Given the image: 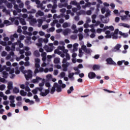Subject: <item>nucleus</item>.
Instances as JSON below:
<instances>
[{"label": "nucleus", "mask_w": 130, "mask_h": 130, "mask_svg": "<svg viewBox=\"0 0 130 130\" xmlns=\"http://www.w3.org/2000/svg\"><path fill=\"white\" fill-rule=\"evenodd\" d=\"M66 57L63 59L62 61V67L63 68V72H68V68L72 64V63H70L68 62V60H70L71 59V56L69 53H67L66 54Z\"/></svg>", "instance_id": "nucleus-1"}, {"label": "nucleus", "mask_w": 130, "mask_h": 130, "mask_svg": "<svg viewBox=\"0 0 130 130\" xmlns=\"http://www.w3.org/2000/svg\"><path fill=\"white\" fill-rule=\"evenodd\" d=\"M7 71V72H9L11 79H14L15 77V75L14 74V73H15V70L14 69H11L10 67L7 68V66L6 65L5 66H2V64H0V73H2L3 71Z\"/></svg>", "instance_id": "nucleus-2"}, {"label": "nucleus", "mask_w": 130, "mask_h": 130, "mask_svg": "<svg viewBox=\"0 0 130 130\" xmlns=\"http://www.w3.org/2000/svg\"><path fill=\"white\" fill-rule=\"evenodd\" d=\"M105 38L110 39L112 38L113 39H118V29H115L114 32H112L110 34V31L107 30L105 32Z\"/></svg>", "instance_id": "nucleus-3"}, {"label": "nucleus", "mask_w": 130, "mask_h": 130, "mask_svg": "<svg viewBox=\"0 0 130 130\" xmlns=\"http://www.w3.org/2000/svg\"><path fill=\"white\" fill-rule=\"evenodd\" d=\"M25 67L24 66H21L20 68V70L21 72L24 74L25 78L27 81L29 80V79H31L32 78V71L31 70H24Z\"/></svg>", "instance_id": "nucleus-4"}, {"label": "nucleus", "mask_w": 130, "mask_h": 130, "mask_svg": "<svg viewBox=\"0 0 130 130\" xmlns=\"http://www.w3.org/2000/svg\"><path fill=\"white\" fill-rule=\"evenodd\" d=\"M35 60V74H38V73H42L44 71V69L40 68V60L39 58H36Z\"/></svg>", "instance_id": "nucleus-5"}, {"label": "nucleus", "mask_w": 130, "mask_h": 130, "mask_svg": "<svg viewBox=\"0 0 130 130\" xmlns=\"http://www.w3.org/2000/svg\"><path fill=\"white\" fill-rule=\"evenodd\" d=\"M58 83L60 85H58V84L55 83H54V86L56 88V91L58 92V93H59V92H61V88L63 89L66 88L67 85L65 84H62V81L61 80H59Z\"/></svg>", "instance_id": "nucleus-6"}, {"label": "nucleus", "mask_w": 130, "mask_h": 130, "mask_svg": "<svg viewBox=\"0 0 130 130\" xmlns=\"http://www.w3.org/2000/svg\"><path fill=\"white\" fill-rule=\"evenodd\" d=\"M45 86L48 88L47 89L45 90V92L43 91L40 92V95L42 96V97H45V96H47V95L49 94V92H50V83L49 82H46Z\"/></svg>", "instance_id": "nucleus-7"}, {"label": "nucleus", "mask_w": 130, "mask_h": 130, "mask_svg": "<svg viewBox=\"0 0 130 130\" xmlns=\"http://www.w3.org/2000/svg\"><path fill=\"white\" fill-rule=\"evenodd\" d=\"M19 46L20 48H23L24 47V44L21 43V40H17V42L14 43L12 44V50H15L16 47Z\"/></svg>", "instance_id": "nucleus-8"}, {"label": "nucleus", "mask_w": 130, "mask_h": 130, "mask_svg": "<svg viewBox=\"0 0 130 130\" xmlns=\"http://www.w3.org/2000/svg\"><path fill=\"white\" fill-rule=\"evenodd\" d=\"M54 48V47L53 46V43H50L49 44V46L45 45L44 47V49H45L46 52H52V51H53Z\"/></svg>", "instance_id": "nucleus-9"}, {"label": "nucleus", "mask_w": 130, "mask_h": 130, "mask_svg": "<svg viewBox=\"0 0 130 130\" xmlns=\"http://www.w3.org/2000/svg\"><path fill=\"white\" fill-rule=\"evenodd\" d=\"M11 41H8V45H11L12 42H14L15 41V39H18L19 38V36L17 33H15L12 35H11L10 37Z\"/></svg>", "instance_id": "nucleus-10"}, {"label": "nucleus", "mask_w": 130, "mask_h": 130, "mask_svg": "<svg viewBox=\"0 0 130 130\" xmlns=\"http://www.w3.org/2000/svg\"><path fill=\"white\" fill-rule=\"evenodd\" d=\"M81 49L83 50L84 52L87 53V54H91V53H92V50L87 48V46L85 45H82L81 46Z\"/></svg>", "instance_id": "nucleus-11"}, {"label": "nucleus", "mask_w": 130, "mask_h": 130, "mask_svg": "<svg viewBox=\"0 0 130 130\" xmlns=\"http://www.w3.org/2000/svg\"><path fill=\"white\" fill-rule=\"evenodd\" d=\"M14 9L16 10L13 11L14 16H17L18 13H21V12H22V10L19 8V5L17 4H14Z\"/></svg>", "instance_id": "nucleus-12"}, {"label": "nucleus", "mask_w": 130, "mask_h": 130, "mask_svg": "<svg viewBox=\"0 0 130 130\" xmlns=\"http://www.w3.org/2000/svg\"><path fill=\"white\" fill-rule=\"evenodd\" d=\"M99 18L102 23H104V24H107V23L109 22V18L106 17V16L105 17L102 15H100Z\"/></svg>", "instance_id": "nucleus-13"}, {"label": "nucleus", "mask_w": 130, "mask_h": 130, "mask_svg": "<svg viewBox=\"0 0 130 130\" xmlns=\"http://www.w3.org/2000/svg\"><path fill=\"white\" fill-rule=\"evenodd\" d=\"M9 100H10V106L11 107H16V104H15V96L14 95H11L9 98Z\"/></svg>", "instance_id": "nucleus-14"}, {"label": "nucleus", "mask_w": 130, "mask_h": 130, "mask_svg": "<svg viewBox=\"0 0 130 130\" xmlns=\"http://www.w3.org/2000/svg\"><path fill=\"white\" fill-rule=\"evenodd\" d=\"M106 61H107V64H110L111 66H116V63L112 60L111 58H108L106 59Z\"/></svg>", "instance_id": "nucleus-15"}, {"label": "nucleus", "mask_w": 130, "mask_h": 130, "mask_svg": "<svg viewBox=\"0 0 130 130\" xmlns=\"http://www.w3.org/2000/svg\"><path fill=\"white\" fill-rule=\"evenodd\" d=\"M55 24H56L57 28H59L60 27H61V25L58 23V21H57V20H53L52 23H51V25L52 26V27H54V26H55Z\"/></svg>", "instance_id": "nucleus-16"}, {"label": "nucleus", "mask_w": 130, "mask_h": 130, "mask_svg": "<svg viewBox=\"0 0 130 130\" xmlns=\"http://www.w3.org/2000/svg\"><path fill=\"white\" fill-rule=\"evenodd\" d=\"M121 48V45L119 44H117L114 48L112 50L113 52H116V51L119 50V49Z\"/></svg>", "instance_id": "nucleus-17"}, {"label": "nucleus", "mask_w": 130, "mask_h": 130, "mask_svg": "<svg viewBox=\"0 0 130 130\" xmlns=\"http://www.w3.org/2000/svg\"><path fill=\"white\" fill-rule=\"evenodd\" d=\"M42 90H43V87H37L35 89H34L32 90V93H33L35 94H36L38 93V91H40V92H43L42 91Z\"/></svg>", "instance_id": "nucleus-18"}, {"label": "nucleus", "mask_w": 130, "mask_h": 130, "mask_svg": "<svg viewBox=\"0 0 130 130\" xmlns=\"http://www.w3.org/2000/svg\"><path fill=\"white\" fill-rule=\"evenodd\" d=\"M58 50H61V51H62L63 53H66V54L69 52V50H68V49H64V46H58Z\"/></svg>", "instance_id": "nucleus-19"}, {"label": "nucleus", "mask_w": 130, "mask_h": 130, "mask_svg": "<svg viewBox=\"0 0 130 130\" xmlns=\"http://www.w3.org/2000/svg\"><path fill=\"white\" fill-rule=\"evenodd\" d=\"M44 16V13L41 10L38 11V12L36 13L35 16L36 18H38V17H43Z\"/></svg>", "instance_id": "nucleus-20"}, {"label": "nucleus", "mask_w": 130, "mask_h": 130, "mask_svg": "<svg viewBox=\"0 0 130 130\" xmlns=\"http://www.w3.org/2000/svg\"><path fill=\"white\" fill-rule=\"evenodd\" d=\"M9 20L10 21H11L12 24H15V25H16L17 26H18V25H19V21L16 20L15 18H10L9 19Z\"/></svg>", "instance_id": "nucleus-21"}, {"label": "nucleus", "mask_w": 130, "mask_h": 130, "mask_svg": "<svg viewBox=\"0 0 130 130\" xmlns=\"http://www.w3.org/2000/svg\"><path fill=\"white\" fill-rule=\"evenodd\" d=\"M118 25H119V26H120V27H124V28H128V29H129V28H130L129 25H128L126 23H119Z\"/></svg>", "instance_id": "nucleus-22"}, {"label": "nucleus", "mask_w": 130, "mask_h": 130, "mask_svg": "<svg viewBox=\"0 0 130 130\" xmlns=\"http://www.w3.org/2000/svg\"><path fill=\"white\" fill-rule=\"evenodd\" d=\"M88 76L89 79H94L96 77V74L94 72H90Z\"/></svg>", "instance_id": "nucleus-23"}, {"label": "nucleus", "mask_w": 130, "mask_h": 130, "mask_svg": "<svg viewBox=\"0 0 130 130\" xmlns=\"http://www.w3.org/2000/svg\"><path fill=\"white\" fill-rule=\"evenodd\" d=\"M41 80H42V78L37 76L36 79H33L32 80V83H39V81H41Z\"/></svg>", "instance_id": "nucleus-24"}, {"label": "nucleus", "mask_w": 130, "mask_h": 130, "mask_svg": "<svg viewBox=\"0 0 130 130\" xmlns=\"http://www.w3.org/2000/svg\"><path fill=\"white\" fill-rule=\"evenodd\" d=\"M74 76H75V73H70L68 75V77L71 81H74V80H75V77H74Z\"/></svg>", "instance_id": "nucleus-25"}, {"label": "nucleus", "mask_w": 130, "mask_h": 130, "mask_svg": "<svg viewBox=\"0 0 130 130\" xmlns=\"http://www.w3.org/2000/svg\"><path fill=\"white\" fill-rule=\"evenodd\" d=\"M78 46H79V44L75 43L73 45V49L72 50V52H75V51H77L78 50Z\"/></svg>", "instance_id": "nucleus-26"}, {"label": "nucleus", "mask_w": 130, "mask_h": 130, "mask_svg": "<svg viewBox=\"0 0 130 130\" xmlns=\"http://www.w3.org/2000/svg\"><path fill=\"white\" fill-rule=\"evenodd\" d=\"M71 29L67 28L63 31V34L64 35V36H67L69 33H71Z\"/></svg>", "instance_id": "nucleus-27"}, {"label": "nucleus", "mask_w": 130, "mask_h": 130, "mask_svg": "<svg viewBox=\"0 0 130 130\" xmlns=\"http://www.w3.org/2000/svg\"><path fill=\"white\" fill-rule=\"evenodd\" d=\"M41 55L42 57V60L43 61H45V60H46V55H47L46 52H44L42 53Z\"/></svg>", "instance_id": "nucleus-28"}, {"label": "nucleus", "mask_w": 130, "mask_h": 130, "mask_svg": "<svg viewBox=\"0 0 130 130\" xmlns=\"http://www.w3.org/2000/svg\"><path fill=\"white\" fill-rule=\"evenodd\" d=\"M36 23H37V20H36V18H34V19H31L29 21V24H30L31 26H34Z\"/></svg>", "instance_id": "nucleus-29"}, {"label": "nucleus", "mask_w": 130, "mask_h": 130, "mask_svg": "<svg viewBox=\"0 0 130 130\" xmlns=\"http://www.w3.org/2000/svg\"><path fill=\"white\" fill-rule=\"evenodd\" d=\"M38 22V26L39 27H41V26H42V24H43V20L41 19H39L37 20Z\"/></svg>", "instance_id": "nucleus-30"}, {"label": "nucleus", "mask_w": 130, "mask_h": 130, "mask_svg": "<svg viewBox=\"0 0 130 130\" xmlns=\"http://www.w3.org/2000/svg\"><path fill=\"white\" fill-rule=\"evenodd\" d=\"M105 17H108L111 16V11L109 9H107L106 11Z\"/></svg>", "instance_id": "nucleus-31"}, {"label": "nucleus", "mask_w": 130, "mask_h": 130, "mask_svg": "<svg viewBox=\"0 0 130 130\" xmlns=\"http://www.w3.org/2000/svg\"><path fill=\"white\" fill-rule=\"evenodd\" d=\"M63 28H68L71 27V23L70 22H64L62 24Z\"/></svg>", "instance_id": "nucleus-32"}, {"label": "nucleus", "mask_w": 130, "mask_h": 130, "mask_svg": "<svg viewBox=\"0 0 130 130\" xmlns=\"http://www.w3.org/2000/svg\"><path fill=\"white\" fill-rule=\"evenodd\" d=\"M68 6V2H66L63 4H61V3H59L58 5V8H61L63 7L64 8H67V6Z\"/></svg>", "instance_id": "nucleus-33"}, {"label": "nucleus", "mask_w": 130, "mask_h": 130, "mask_svg": "<svg viewBox=\"0 0 130 130\" xmlns=\"http://www.w3.org/2000/svg\"><path fill=\"white\" fill-rule=\"evenodd\" d=\"M119 34L121 36H123V37H124V38H126V37H127L128 36V34H127L126 33L122 32V31H119Z\"/></svg>", "instance_id": "nucleus-34"}, {"label": "nucleus", "mask_w": 130, "mask_h": 130, "mask_svg": "<svg viewBox=\"0 0 130 130\" xmlns=\"http://www.w3.org/2000/svg\"><path fill=\"white\" fill-rule=\"evenodd\" d=\"M78 4L79 3L77 2L76 0L72 1L70 3L71 6H77Z\"/></svg>", "instance_id": "nucleus-35"}, {"label": "nucleus", "mask_w": 130, "mask_h": 130, "mask_svg": "<svg viewBox=\"0 0 130 130\" xmlns=\"http://www.w3.org/2000/svg\"><path fill=\"white\" fill-rule=\"evenodd\" d=\"M8 89L12 90L13 89V82H10L8 83Z\"/></svg>", "instance_id": "nucleus-36"}, {"label": "nucleus", "mask_w": 130, "mask_h": 130, "mask_svg": "<svg viewBox=\"0 0 130 130\" xmlns=\"http://www.w3.org/2000/svg\"><path fill=\"white\" fill-rule=\"evenodd\" d=\"M34 55L37 57H39V56H40V53H39V51H38V50L35 51L34 52Z\"/></svg>", "instance_id": "nucleus-37"}, {"label": "nucleus", "mask_w": 130, "mask_h": 130, "mask_svg": "<svg viewBox=\"0 0 130 130\" xmlns=\"http://www.w3.org/2000/svg\"><path fill=\"white\" fill-rule=\"evenodd\" d=\"M19 21L22 25H26V21H25V19H24L23 18H20Z\"/></svg>", "instance_id": "nucleus-38"}, {"label": "nucleus", "mask_w": 130, "mask_h": 130, "mask_svg": "<svg viewBox=\"0 0 130 130\" xmlns=\"http://www.w3.org/2000/svg\"><path fill=\"white\" fill-rule=\"evenodd\" d=\"M3 78H5V79H7V78L9 77V74L7 73L6 71H4L3 72Z\"/></svg>", "instance_id": "nucleus-39"}, {"label": "nucleus", "mask_w": 130, "mask_h": 130, "mask_svg": "<svg viewBox=\"0 0 130 130\" xmlns=\"http://www.w3.org/2000/svg\"><path fill=\"white\" fill-rule=\"evenodd\" d=\"M20 94L21 96H26V95H27V92L26 91H24V90H20Z\"/></svg>", "instance_id": "nucleus-40"}, {"label": "nucleus", "mask_w": 130, "mask_h": 130, "mask_svg": "<svg viewBox=\"0 0 130 130\" xmlns=\"http://www.w3.org/2000/svg\"><path fill=\"white\" fill-rule=\"evenodd\" d=\"M121 19L122 21H124V20H128V18L127 15L120 16Z\"/></svg>", "instance_id": "nucleus-41"}, {"label": "nucleus", "mask_w": 130, "mask_h": 130, "mask_svg": "<svg viewBox=\"0 0 130 130\" xmlns=\"http://www.w3.org/2000/svg\"><path fill=\"white\" fill-rule=\"evenodd\" d=\"M73 91H74V87L71 86L70 87V89L67 90V92L68 94H71V93H72V92H73Z\"/></svg>", "instance_id": "nucleus-42"}, {"label": "nucleus", "mask_w": 130, "mask_h": 130, "mask_svg": "<svg viewBox=\"0 0 130 130\" xmlns=\"http://www.w3.org/2000/svg\"><path fill=\"white\" fill-rule=\"evenodd\" d=\"M93 71H96V70L100 69V66L98 65H94L92 68Z\"/></svg>", "instance_id": "nucleus-43"}, {"label": "nucleus", "mask_w": 130, "mask_h": 130, "mask_svg": "<svg viewBox=\"0 0 130 130\" xmlns=\"http://www.w3.org/2000/svg\"><path fill=\"white\" fill-rule=\"evenodd\" d=\"M34 99H35L36 102H40V99L38 98V95H35V96H34Z\"/></svg>", "instance_id": "nucleus-44"}, {"label": "nucleus", "mask_w": 130, "mask_h": 130, "mask_svg": "<svg viewBox=\"0 0 130 130\" xmlns=\"http://www.w3.org/2000/svg\"><path fill=\"white\" fill-rule=\"evenodd\" d=\"M77 15H86V11L85 10H80L77 13Z\"/></svg>", "instance_id": "nucleus-45"}, {"label": "nucleus", "mask_w": 130, "mask_h": 130, "mask_svg": "<svg viewBox=\"0 0 130 130\" xmlns=\"http://www.w3.org/2000/svg\"><path fill=\"white\" fill-rule=\"evenodd\" d=\"M37 11L36 9H32L30 11L27 12V14H35Z\"/></svg>", "instance_id": "nucleus-46"}, {"label": "nucleus", "mask_w": 130, "mask_h": 130, "mask_svg": "<svg viewBox=\"0 0 130 130\" xmlns=\"http://www.w3.org/2000/svg\"><path fill=\"white\" fill-rule=\"evenodd\" d=\"M79 54L78 56H79V57H82V56H83V54H84V52H83V51L81 49H79Z\"/></svg>", "instance_id": "nucleus-47"}, {"label": "nucleus", "mask_w": 130, "mask_h": 130, "mask_svg": "<svg viewBox=\"0 0 130 130\" xmlns=\"http://www.w3.org/2000/svg\"><path fill=\"white\" fill-rule=\"evenodd\" d=\"M4 24L6 25V26H9L10 25H12V23H11L9 20H5L4 21Z\"/></svg>", "instance_id": "nucleus-48"}, {"label": "nucleus", "mask_w": 130, "mask_h": 130, "mask_svg": "<svg viewBox=\"0 0 130 130\" xmlns=\"http://www.w3.org/2000/svg\"><path fill=\"white\" fill-rule=\"evenodd\" d=\"M55 88H56V86H55L54 84V86L52 87L50 91L51 94H53L54 92H55Z\"/></svg>", "instance_id": "nucleus-49"}, {"label": "nucleus", "mask_w": 130, "mask_h": 130, "mask_svg": "<svg viewBox=\"0 0 130 130\" xmlns=\"http://www.w3.org/2000/svg\"><path fill=\"white\" fill-rule=\"evenodd\" d=\"M6 89V85L5 84H2L0 85V90L4 91Z\"/></svg>", "instance_id": "nucleus-50"}, {"label": "nucleus", "mask_w": 130, "mask_h": 130, "mask_svg": "<svg viewBox=\"0 0 130 130\" xmlns=\"http://www.w3.org/2000/svg\"><path fill=\"white\" fill-rule=\"evenodd\" d=\"M60 59L59 58H55L54 60V63H59Z\"/></svg>", "instance_id": "nucleus-51"}, {"label": "nucleus", "mask_w": 130, "mask_h": 130, "mask_svg": "<svg viewBox=\"0 0 130 130\" xmlns=\"http://www.w3.org/2000/svg\"><path fill=\"white\" fill-rule=\"evenodd\" d=\"M85 15H87L88 16H91L92 15V11L87 10L86 11Z\"/></svg>", "instance_id": "nucleus-52"}, {"label": "nucleus", "mask_w": 130, "mask_h": 130, "mask_svg": "<svg viewBox=\"0 0 130 130\" xmlns=\"http://www.w3.org/2000/svg\"><path fill=\"white\" fill-rule=\"evenodd\" d=\"M13 92L16 93H19V92H20V89L17 87H15L13 89Z\"/></svg>", "instance_id": "nucleus-53"}, {"label": "nucleus", "mask_w": 130, "mask_h": 130, "mask_svg": "<svg viewBox=\"0 0 130 130\" xmlns=\"http://www.w3.org/2000/svg\"><path fill=\"white\" fill-rule=\"evenodd\" d=\"M7 8H8V9H12V8H13V5L12 4V3H7Z\"/></svg>", "instance_id": "nucleus-54"}, {"label": "nucleus", "mask_w": 130, "mask_h": 130, "mask_svg": "<svg viewBox=\"0 0 130 130\" xmlns=\"http://www.w3.org/2000/svg\"><path fill=\"white\" fill-rule=\"evenodd\" d=\"M123 62H125L124 60H122L121 61H118L117 62V64H118V66H121L122 64V63H123Z\"/></svg>", "instance_id": "nucleus-55"}, {"label": "nucleus", "mask_w": 130, "mask_h": 130, "mask_svg": "<svg viewBox=\"0 0 130 130\" xmlns=\"http://www.w3.org/2000/svg\"><path fill=\"white\" fill-rule=\"evenodd\" d=\"M6 50H7V51H11V50H12V51H14V50H12V48L11 49V47H10L9 46H7L5 48Z\"/></svg>", "instance_id": "nucleus-56"}, {"label": "nucleus", "mask_w": 130, "mask_h": 130, "mask_svg": "<svg viewBox=\"0 0 130 130\" xmlns=\"http://www.w3.org/2000/svg\"><path fill=\"white\" fill-rule=\"evenodd\" d=\"M19 8H20V9H23V8H24V3L23 2L19 3L18 6V9Z\"/></svg>", "instance_id": "nucleus-57"}, {"label": "nucleus", "mask_w": 130, "mask_h": 130, "mask_svg": "<svg viewBox=\"0 0 130 130\" xmlns=\"http://www.w3.org/2000/svg\"><path fill=\"white\" fill-rule=\"evenodd\" d=\"M18 33H22V27L21 26H19L17 29Z\"/></svg>", "instance_id": "nucleus-58"}, {"label": "nucleus", "mask_w": 130, "mask_h": 130, "mask_svg": "<svg viewBox=\"0 0 130 130\" xmlns=\"http://www.w3.org/2000/svg\"><path fill=\"white\" fill-rule=\"evenodd\" d=\"M102 14H105V12H106V8L105 7H103L101 10Z\"/></svg>", "instance_id": "nucleus-59"}, {"label": "nucleus", "mask_w": 130, "mask_h": 130, "mask_svg": "<svg viewBox=\"0 0 130 130\" xmlns=\"http://www.w3.org/2000/svg\"><path fill=\"white\" fill-rule=\"evenodd\" d=\"M55 30V28L53 27L50 28L48 29V32H53Z\"/></svg>", "instance_id": "nucleus-60"}, {"label": "nucleus", "mask_w": 130, "mask_h": 130, "mask_svg": "<svg viewBox=\"0 0 130 130\" xmlns=\"http://www.w3.org/2000/svg\"><path fill=\"white\" fill-rule=\"evenodd\" d=\"M60 76L61 77V78H64V77H66V73L62 72H61L60 74Z\"/></svg>", "instance_id": "nucleus-61"}, {"label": "nucleus", "mask_w": 130, "mask_h": 130, "mask_svg": "<svg viewBox=\"0 0 130 130\" xmlns=\"http://www.w3.org/2000/svg\"><path fill=\"white\" fill-rule=\"evenodd\" d=\"M77 38H78V37L76 35L71 36V39H73L74 40H76Z\"/></svg>", "instance_id": "nucleus-62"}, {"label": "nucleus", "mask_w": 130, "mask_h": 130, "mask_svg": "<svg viewBox=\"0 0 130 130\" xmlns=\"http://www.w3.org/2000/svg\"><path fill=\"white\" fill-rule=\"evenodd\" d=\"M78 37H79V40H82L83 38V35L82 34H80L79 35H78Z\"/></svg>", "instance_id": "nucleus-63"}, {"label": "nucleus", "mask_w": 130, "mask_h": 130, "mask_svg": "<svg viewBox=\"0 0 130 130\" xmlns=\"http://www.w3.org/2000/svg\"><path fill=\"white\" fill-rule=\"evenodd\" d=\"M17 101H22V96H18L16 97Z\"/></svg>", "instance_id": "nucleus-64"}]
</instances>
